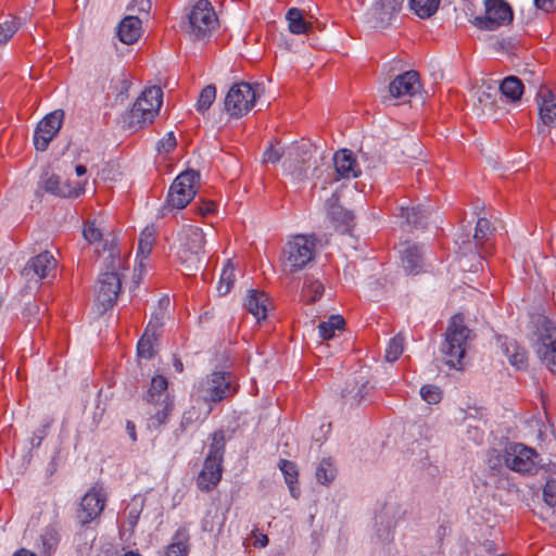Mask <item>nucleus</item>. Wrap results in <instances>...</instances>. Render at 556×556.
<instances>
[{"mask_svg": "<svg viewBox=\"0 0 556 556\" xmlns=\"http://www.w3.org/2000/svg\"><path fill=\"white\" fill-rule=\"evenodd\" d=\"M53 420L47 417L42 425L34 431L33 437L30 438V445L33 447H39L42 440L47 437L50 427L52 426Z\"/></svg>", "mask_w": 556, "mask_h": 556, "instance_id": "8fccbe9b", "label": "nucleus"}, {"mask_svg": "<svg viewBox=\"0 0 556 556\" xmlns=\"http://www.w3.org/2000/svg\"><path fill=\"white\" fill-rule=\"evenodd\" d=\"M412 10L421 18L433 15L440 4V0H410Z\"/></svg>", "mask_w": 556, "mask_h": 556, "instance_id": "e433bc0d", "label": "nucleus"}, {"mask_svg": "<svg viewBox=\"0 0 556 556\" xmlns=\"http://www.w3.org/2000/svg\"><path fill=\"white\" fill-rule=\"evenodd\" d=\"M225 432L224 430H217L212 434V443L205 460L218 463L223 465L224 453H225Z\"/></svg>", "mask_w": 556, "mask_h": 556, "instance_id": "f704fd0d", "label": "nucleus"}, {"mask_svg": "<svg viewBox=\"0 0 556 556\" xmlns=\"http://www.w3.org/2000/svg\"><path fill=\"white\" fill-rule=\"evenodd\" d=\"M195 390L205 403H218L236 393V388L231 386V374L225 371L206 376L199 381Z\"/></svg>", "mask_w": 556, "mask_h": 556, "instance_id": "1a4fd4ad", "label": "nucleus"}, {"mask_svg": "<svg viewBox=\"0 0 556 556\" xmlns=\"http://www.w3.org/2000/svg\"><path fill=\"white\" fill-rule=\"evenodd\" d=\"M61 535L55 526H47L39 535L37 548L43 556H51L55 553Z\"/></svg>", "mask_w": 556, "mask_h": 556, "instance_id": "cd10ccee", "label": "nucleus"}, {"mask_svg": "<svg viewBox=\"0 0 556 556\" xmlns=\"http://www.w3.org/2000/svg\"><path fill=\"white\" fill-rule=\"evenodd\" d=\"M20 18L12 16L0 23V46L5 45L20 28Z\"/></svg>", "mask_w": 556, "mask_h": 556, "instance_id": "37998d69", "label": "nucleus"}, {"mask_svg": "<svg viewBox=\"0 0 556 556\" xmlns=\"http://www.w3.org/2000/svg\"><path fill=\"white\" fill-rule=\"evenodd\" d=\"M141 20L135 15L125 16L117 27V36L123 43L132 45L141 36Z\"/></svg>", "mask_w": 556, "mask_h": 556, "instance_id": "a878e982", "label": "nucleus"}, {"mask_svg": "<svg viewBox=\"0 0 556 556\" xmlns=\"http://www.w3.org/2000/svg\"><path fill=\"white\" fill-rule=\"evenodd\" d=\"M118 83L121 84L119 93L121 94L126 93L130 87V81L127 79V77L124 74H122L121 77L118 78Z\"/></svg>", "mask_w": 556, "mask_h": 556, "instance_id": "e2e57ef3", "label": "nucleus"}, {"mask_svg": "<svg viewBox=\"0 0 556 556\" xmlns=\"http://www.w3.org/2000/svg\"><path fill=\"white\" fill-rule=\"evenodd\" d=\"M223 465L204 460V465L197 478V486L204 492L213 490L222 479Z\"/></svg>", "mask_w": 556, "mask_h": 556, "instance_id": "b1692460", "label": "nucleus"}, {"mask_svg": "<svg viewBox=\"0 0 556 556\" xmlns=\"http://www.w3.org/2000/svg\"><path fill=\"white\" fill-rule=\"evenodd\" d=\"M404 0H375L368 11L369 21L374 27L383 28L388 26L400 10Z\"/></svg>", "mask_w": 556, "mask_h": 556, "instance_id": "a211bd4d", "label": "nucleus"}, {"mask_svg": "<svg viewBox=\"0 0 556 556\" xmlns=\"http://www.w3.org/2000/svg\"><path fill=\"white\" fill-rule=\"evenodd\" d=\"M397 211L396 216L403 218L408 226L414 228L425 227L430 214L428 210L421 206H400Z\"/></svg>", "mask_w": 556, "mask_h": 556, "instance_id": "c85d7f7f", "label": "nucleus"}, {"mask_svg": "<svg viewBox=\"0 0 556 556\" xmlns=\"http://www.w3.org/2000/svg\"><path fill=\"white\" fill-rule=\"evenodd\" d=\"M215 211V203L213 201H202L197 207V213L201 216H207Z\"/></svg>", "mask_w": 556, "mask_h": 556, "instance_id": "bf43d9fd", "label": "nucleus"}, {"mask_svg": "<svg viewBox=\"0 0 556 556\" xmlns=\"http://www.w3.org/2000/svg\"><path fill=\"white\" fill-rule=\"evenodd\" d=\"M402 266L407 274H419L424 268V247L417 243L407 245L402 252Z\"/></svg>", "mask_w": 556, "mask_h": 556, "instance_id": "393cba45", "label": "nucleus"}, {"mask_svg": "<svg viewBox=\"0 0 556 556\" xmlns=\"http://www.w3.org/2000/svg\"><path fill=\"white\" fill-rule=\"evenodd\" d=\"M235 282V268L230 264V262L227 263V265L223 268V271L220 274L219 283L217 287V290L219 294L225 295L227 294Z\"/></svg>", "mask_w": 556, "mask_h": 556, "instance_id": "79ce46f5", "label": "nucleus"}, {"mask_svg": "<svg viewBox=\"0 0 556 556\" xmlns=\"http://www.w3.org/2000/svg\"><path fill=\"white\" fill-rule=\"evenodd\" d=\"M539 454L521 443H513L505 448V465L520 475H535L539 470Z\"/></svg>", "mask_w": 556, "mask_h": 556, "instance_id": "9d476101", "label": "nucleus"}, {"mask_svg": "<svg viewBox=\"0 0 556 556\" xmlns=\"http://www.w3.org/2000/svg\"><path fill=\"white\" fill-rule=\"evenodd\" d=\"M194 415H195L194 410L185 412L181 417L180 427L186 429L188 426H190L193 422Z\"/></svg>", "mask_w": 556, "mask_h": 556, "instance_id": "680f3d73", "label": "nucleus"}, {"mask_svg": "<svg viewBox=\"0 0 556 556\" xmlns=\"http://www.w3.org/2000/svg\"><path fill=\"white\" fill-rule=\"evenodd\" d=\"M256 92L249 83H238L227 92L224 106L231 117H242L254 106Z\"/></svg>", "mask_w": 556, "mask_h": 556, "instance_id": "f8f14e48", "label": "nucleus"}, {"mask_svg": "<svg viewBox=\"0 0 556 556\" xmlns=\"http://www.w3.org/2000/svg\"><path fill=\"white\" fill-rule=\"evenodd\" d=\"M367 394V383L363 382L361 386L357 387V390L354 392V389L352 390H343L342 397L345 400V403H349L350 405L358 404L366 396Z\"/></svg>", "mask_w": 556, "mask_h": 556, "instance_id": "09e8293b", "label": "nucleus"}, {"mask_svg": "<svg viewBox=\"0 0 556 556\" xmlns=\"http://www.w3.org/2000/svg\"><path fill=\"white\" fill-rule=\"evenodd\" d=\"M268 544V538L265 534H262L260 539L256 540L255 545L261 547H265Z\"/></svg>", "mask_w": 556, "mask_h": 556, "instance_id": "69168bd1", "label": "nucleus"}, {"mask_svg": "<svg viewBox=\"0 0 556 556\" xmlns=\"http://www.w3.org/2000/svg\"><path fill=\"white\" fill-rule=\"evenodd\" d=\"M283 155H286L285 165L292 170V174H295L300 179L306 176L304 165L312 157L311 148L307 143L289 147L286 153L279 148L270 146L264 152V162L274 164L279 162Z\"/></svg>", "mask_w": 556, "mask_h": 556, "instance_id": "6e6552de", "label": "nucleus"}, {"mask_svg": "<svg viewBox=\"0 0 556 556\" xmlns=\"http://www.w3.org/2000/svg\"><path fill=\"white\" fill-rule=\"evenodd\" d=\"M178 258L189 270H197L203 261L205 238L200 227L185 225L179 233Z\"/></svg>", "mask_w": 556, "mask_h": 556, "instance_id": "423d86ee", "label": "nucleus"}, {"mask_svg": "<svg viewBox=\"0 0 556 556\" xmlns=\"http://www.w3.org/2000/svg\"><path fill=\"white\" fill-rule=\"evenodd\" d=\"M154 241V230L149 227L144 228L139 237L138 254H141L143 257L148 256L152 250Z\"/></svg>", "mask_w": 556, "mask_h": 556, "instance_id": "49530a36", "label": "nucleus"}, {"mask_svg": "<svg viewBox=\"0 0 556 556\" xmlns=\"http://www.w3.org/2000/svg\"><path fill=\"white\" fill-rule=\"evenodd\" d=\"M336 477V468L330 459L324 458L316 469V479L321 484H328Z\"/></svg>", "mask_w": 556, "mask_h": 556, "instance_id": "ea45409f", "label": "nucleus"}, {"mask_svg": "<svg viewBox=\"0 0 556 556\" xmlns=\"http://www.w3.org/2000/svg\"><path fill=\"white\" fill-rule=\"evenodd\" d=\"M199 173L188 169L179 174L169 187L166 203L162 211L182 210L195 197V185L199 180Z\"/></svg>", "mask_w": 556, "mask_h": 556, "instance_id": "0eeeda50", "label": "nucleus"}, {"mask_svg": "<svg viewBox=\"0 0 556 556\" xmlns=\"http://www.w3.org/2000/svg\"><path fill=\"white\" fill-rule=\"evenodd\" d=\"M163 103V91L161 87L151 86L146 88L137 98L123 121L129 129H139L151 124L160 112Z\"/></svg>", "mask_w": 556, "mask_h": 556, "instance_id": "f257e3e1", "label": "nucleus"}, {"mask_svg": "<svg viewBox=\"0 0 556 556\" xmlns=\"http://www.w3.org/2000/svg\"><path fill=\"white\" fill-rule=\"evenodd\" d=\"M324 291L325 288L320 281L307 278L303 285L302 295L307 303H314L321 298Z\"/></svg>", "mask_w": 556, "mask_h": 556, "instance_id": "4c0bfd02", "label": "nucleus"}, {"mask_svg": "<svg viewBox=\"0 0 556 556\" xmlns=\"http://www.w3.org/2000/svg\"><path fill=\"white\" fill-rule=\"evenodd\" d=\"M471 330L464 324V317L454 315L446 328L445 339L441 346L445 363L455 369L462 368Z\"/></svg>", "mask_w": 556, "mask_h": 556, "instance_id": "f03ea898", "label": "nucleus"}, {"mask_svg": "<svg viewBox=\"0 0 556 556\" xmlns=\"http://www.w3.org/2000/svg\"><path fill=\"white\" fill-rule=\"evenodd\" d=\"M163 324V313L160 312L157 314L152 315L150 321L146 327L144 333L157 338L161 334Z\"/></svg>", "mask_w": 556, "mask_h": 556, "instance_id": "864d4df0", "label": "nucleus"}, {"mask_svg": "<svg viewBox=\"0 0 556 556\" xmlns=\"http://www.w3.org/2000/svg\"><path fill=\"white\" fill-rule=\"evenodd\" d=\"M279 469L285 476L286 483L289 486L292 497L298 498L300 496V489L295 486L299 476L296 465L293 462L280 459Z\"/></svg>", "mask_w": 556, "mask_h": 556, "instance_id": "72a5a7b5", "label": "nucleus"}, {"mask_svg": "<svg viewBox=\"0 0 556 556\" xmlns=\"http://www.w3.org/2000/svg\"><path fill=\"white\" fill-rule=\"evenodd\" d=\"M484 7V15L476 16L472 21L477 28L492 31L511 23L513 10L504 0H485Z\"/></svg>", "mask_w": 556, "mask_h": 556, "instance_id": "9b49d317", "label": "nucleus"}, {"mask_svg": "<svg viewBox=\"0 0 556 556\" xmlns=\"http://www.w3.org/2000/svg\"><path fill=\"white\" fill-rule=\"evenodd\" d=\"M13 556H36V554L28 549L21 548L20 551L15 552Z\"/></svg>", "mask_w": 556, "mask_h": 556, "instance_id": "338daca9", "label": "nucleus"}, {"mask_svg": "<svg viewBox=\"0 0 556 556\" xmlns=\"http://www.w3.org/2000/svg\"><path fill=\"white\" fill-rule=\"evenodd\" d=\"M420 395L424 401L429 404H437L442 399V392L440 388L431 384H426L420 389Z\"/></svg>", "mask_w": 556, "mask_h": 556, "instance_id": "3c124183", "label": "nucleus"}, {"mask_svg": "<svg viewBox=\"0 0 556 556\" xmlns=\"http://www.w3.org/2000/svg\"><path fill=\"white\" fill-rule=\"evenodd\" d=\"M289 22V29L292 34L302 35L312 30V23L307 22L303 16V11L296 8H291L286 15Z\"/></svg>", "mask_w": 556, "mask_h": 556, "instance_id": "7c9ffc66", "label": "nucleus"}, {"mask_svg": "<svg viewBox=\"0 0 556 556\" xmlns=\"http://www.w3.org/2000/svg\"><path fill=\"white\" fill-rule=\"evenodd\" d=\"M543 500L546 505L552 508H556V479H549L546 481L543 489Z\"/></svg>", "mask_w": 556, "mask_h": 556, "instance_id": "603ef678", "label": "nucleus"}, {"mask_svg": "<svg viewBox=\"0 0 556 556\" xmlns=\"http://www.w3.org/2000/svg\"><path fill=\"white\" fill-rule=\"evenodd\" d=\"M327 216L333 223L337 229L342 232L349 231L353 227L354 215L338 204V198L334 194L327 200Z\"/></svg>", "mask_w": 556, "mask_h": 556, "instance_id": "4be33fe9", "label": "nucleus"}, {"mask_svg": "<svg viewBox=\"0 0 556 556\" xmlns=\"http://www.w3.org/2000/svg\"><path fill=\"white\" fill-rule=\"evenodd\" d=\"M172 410V404L166 403L164 407L161 410H157L152 417H151V424L153 427H160L163 425Z\"/></svg>", "mask_w": 556, "mask_h": 556, "instance_id": "6e6d98bb", "label": "nucleus"}, {"mask_svg": "<svg viewBox=\"0 0 556 556\" xmlns=\"http://www.w3.org/2000/svg\"><path fill=\"white\" fill-rule=\"evenodd\" d=\"M345 321L340 315H331L328 320L318 325V333L323 340H330L334 337L336 330H342Z\"/></svg>", "mask_w": 556, "mask_h": 556, "instance_id": "c9c22d12", "label": "nucleus"}, {"mask_svg": "<svg viewBox=\"0 0 556 556\" xmlns=\"http://www.w3.org/2000/svg\"><path fill=\"white\" fill-rule=\"evenodd\" d=\"M533 348L541 362L556 374V326L545 316L534 319Z\"/></svg>", "mask_w": 556, "mask_h": 556, "instance_id": "39448f33", "label": "nucleus"}, {"mask_svg": "<svg viewBox=\"0 0 556 556\" xmlns=\"http://www.w3.org/2000/svg\"><path fill=\"white\" fill-rule=\"evenodd\" d=\"M491 235L492 228L490 220L484 217L479 218L473 235V242L479 260H482L484 255L490 252L488 241Z\"/></svg>", "mask_w": 556, "mask_h": 556, "instance_id": "bb28decb", "label": "nucleus"}, {"mask_svg": "<svg viewBox=\"0 0 556 556\" xmlns=\"http://www.w3.org/2000/svg\"><path fill=\"white\" fill-rule=\"evenodd\" d=\"M332 160L337 174L336 180L352 179L361 176V167L351 150L341 149L337 151Z\"/></svg>", "mask_w": 556, "mask_h": 556, "instance_id": "aec40b11", "label": "nucleus"}, {"mask_svg": "<svg viewBox=\"0 0 556 556\" xmlns=\"http://www.w3.org/2000/svg\"><path fill=\"white\" fill-rule=\"evenodd\" d=\"M106 503V495L102 488L92 486L83 497L76 510V520L81 527L97 520L103 511Z\"/></svg>", "mask_w": 556, "mask_h": 556, "instance_id": "ddd939ff", "label": "nucleus"}, {"mask_svg": "<svg viewBox=\"0 0 556 556\" xmlns=\"http://www.w3.org/2000/svg\"><path fill=\"white\" fill-rule=\"evenodd\" d=\"M151 5V0H131L127 9L132 12L149 13Z\"/></svg>", "mask_w": 556, "mask_h": 556, "instance_id": "13d9d810", "label": "nucleus"}, {"mask_svg": "<svg viewBox=\"0 0 556 556\" xmlns=\"http://www.w3.org/2000/svg\"><path fill=\"white\" fill-rule=\"evenodd\" d=\"M190 535L186 528H179L167 546L166 556H188Z\"/></svg>", "mask_w": 556, "mask_h": 556, "instance_id": "c756f323", "label": "nucleus"}, {"mask_svg": "<svg viewBox=\"0 0 556 556\" xmlns=\"http://www.w3.org/2000/svg\"><path fill=\"white\" fill-rule=\"evenodd\" d=\"M168 386L167 379L164 376L157 375L152 378L151 380V387L147 394V401L148 402H154L155 395H161L163 392L166 391Z\"/></svg>", "mask_w": 556, "mask_h": 556, "instance_id": "de8ad7c7", "label": "nucleus"}, {"mask_svg": "<svg viewBox=\"0 0 556 556\" xmlns=\"http://www.w3.org/2000/svg\"><path fill=\"white\" fill-rule=\"evenodd\" d=\"M121 290L122 282L117 273L108 271L101 274L96 294V303L101 313L115 305Z\"/></svg>", "mask_w": 556, "mask_h": 556, "instance_id": "4468645a", "label": "nucleus"}, {"mask_svg": "<svg viewBox=\"0 0 556 556\" xmlns=\"http://www.w3.org/2000/svg\"><path fill=\"white\" fill-rule=\"evenodd\" d=\"M500 91L509 101L515 102L519 100L523 93V84L518 77L508 76L502 80Z\"/></svg>", "mask_w": 556, "mask_h": 556, "instance_id": "473e14b6", "label": "nucleus"}, {"mask_svg": "<svg viewBox=\"0 0 556 556\" xmlns=\"http://www.w3.org/2000/svg\"><path fill=\"white\" fill-rule=\"evenodd\" d=\"M142 508L143 500H138L137 497L132 498L131 503L126 507L125 516L130 529H134L137 526Z\"/></svg>", "mask_w": 556, "mask_h": 556, "instance_id": "a18cd8bd", "label": "nucleus"}, {"mask_svg": "<svg viewBox=\"0 0 556 556\" xmlns=\"http://www.w3.org/2000/svg\"><path fill=\"white\" fill-rule=\"evenodd\" d=\"M45 191L62 198H77L84 193V186L79 182H62L54 174L45 173L39 181Z\"/></svg>", "mask_w": 556, "mask_h": 556, "instance_id": "dca6fc26", "label": "nucleus"}, {"mask_svg": "<svg viewBox=\"0 0 556 556\" xmlns=\"http://www.w3.org/2000/svg\"><path fill=\"white\" fill-rule=\"evenodd\" d=\"M176 138L173 135V132L167 134L165 138L159 141L157 143V150L160 152L168 153L176 147Z\"/></svg>", "mask_w": 556, "mask_h": 556, "instance_id": "4d7b16f0", "label": "nucleus"}, {"mask_svg": "<svg viewBox=\"0 0 556 556\" xmlns=\"http://www.w3.org/2000/svg\"><path fill=\"white\" fill-rule=\"evenodd\" d=\"M55 269L56 261L54 256L49 251H45L26 263L23 274L29 279L37 278L41 280L53 276Z\"/></svg>", "mask_w": 556, "mask_h": 556, "instance_id": "f3484780", "label": "nucleus"}, {"mask_svg": "<svg viewBox=\"0 0 556 556\" xmlns=\"http://www.w3.org/2000/svg\"><path fill=\"white\" fill-rule=\"evenodd\" d=\"M404 351V337L400 333L393 337L386 350V359L390 363L395 362L402 355Z\"/></svg>", "mask_w": 556, "mask_h": 556, "instance_id": "c03bdc74", "label": "nucleus"}, {"mask_svg": "<svg viewBox=\"0 0 556 556\" xmlns=\"http://www.w3.org/2000/svg\"><path fill=\"white\" fill-rule=\"evenodd\" d=\"M75 172H76V175L80 177V176L86 175L87 168L85 165L78 164L75 167Z\"/></svg>", "mask_w": 556, "mask_h": 556, "instance_id": "774afa93", "label": "nucleus"}, {"mask_svg": "<svg viewBox=\"0 0 556 556\" xmlns=\"http://www.w3.org/2000/svg\"><path fill=\"white\" fill-rule=\"evenodd\" d=\"M502 346L505 355L508 357L509 363L513 366L520 369L527 365V351L515 340L506 341Z\"/></svg>", "mask_w": 556, "mask_h": 556, "instance_id": "2f4dec72", "label": "nucleus"}, {"mask_svg": "<svg viewBox=\"0 0 556 556\" xmlns=\"http://www.w3.org/2000/svg\"><path fill=\"white\" fill-rule=\"evenodd\" d=\"M536 8L545 11L552 12L556 10V0H534Z\"/></svg>", "mask_w": 556, "mask_h": 556, "instance_id": "052dcab7", "label": "nucleus"}, {"mask_svg": "<svg viewBox=\"0 0 556 556\" xmlns=\"http://www.w3.org/2000/svg\"><path fill=\"white\" fill-rule=\"evenodd\" d=\"M420 87L419 74L412 70L397 75L390 83L389 91L393 98H404L416 94Z\"/></svg>", "mask_w": 556, "mask_h": 556, "instance_id": "6ab92c4d", "label": "nucleus"}, {"mask_svg": "<svg viewBox=\"0 0 556 556\" xmlns=\"http://www.w3.org/2000/svg\"><path fill=\"white\" fill-rule=\"evenodd\" d=\"M270 306V301L265 292L251 289L244 302V307L251 313L257 323L266 319Z\"/></svg>", "mask_w": 556, "mask_h": 556, "instance_id": "5701e85b", "label": "nucleus"}, {"mask_svg": "<svg viewBox=\"0 0 556 556\" xmlns=\"http://www.w3.org/2000/svg\"><path fill=\"white\" fill-rule=\"evenodd\" d=\"M536 99L541 122L545 126H556V93L546 87H541Z\"/></svg>", "mask_w": 556, "mask_h": 556, "instance_id": "412c9836", "label": "nucleus"}, {"mask_svg": "<svg viewBox=\"0 0 556 556\" xmlns=\"http://www.w3.org/2000/svg\"><path fill=\"white\" fill-rule=\"evenodd\" d=\"M216 99V87L214 85H207L200 92L197 110L200 113H205Z\"/></svg>", "mask_w": 556, "mask_h": 556, "instance_id": "a19ab883", "label": "nucleus"}, {"mask_svg": "<svg viewBox=\"0 0 556 556\" xmlns=\"http://www.w3.org/2000/svg\"><path fill=\"white\" fill-rule=\"evenodd\" d=\"M157 338L143 332L137 344V355L139 358L151 359L154 357L156 350L154 344Z\"/></svg>", "mask_w": 556, "mask_h": 556, "instance_id": "58836bf2", "label": "nucleus"}, {"mask_svg": "<svg viewBox=\"0 0 556 556\" xmlns=\"http://www.w3.org/2000/svg\"><path fill=\"white\" fill-rule=\"evenodd\" d=\"M126 431L131 439V441H137L136 426L132 421L127 420L126 422Z\"/></svg>", "mask_w": 556, "mask_h": 556, "instance_id": "0e129e2a", "label": "nucleus"}, {"mask_svg": "<svg viewBox=\"0 0 556 556\" xmlns=\"http://www.w3.org/2000/svg\"><path fill=\"white\" fill-rule=\"evenodd\" d=\"M218 25V18L208 0H198L187 14L182 24L184 30L194 40H204L213 34Z\"/></svg>", "mask_w": 556, "mask_h": 556, "instance_id": "20e7f679", "label": "nucleus"}, {"mask_svg": "<svg viewBox=\"0 0 556 556\" xmlns=\"http://www.w3.org/2000/svg\"><path fill=\"white\" fill-rule=\"evenodd\" d=\"M83 235L89 243H94L102 237L100 229L96 227L94 223H87L84 227Z\"/></svg>", "mask_w": 556, "mask_h": 556, "instance_id": "5fc2aeb1", "label": "nucleus"}, {"mask_svg": "<svg viewBox=\"0 0 556 556\" xmlns=\"http://www.w3.org/2000/svg\"><path fill=\"white\" fill-rule=\"evenodd\" d=\"M316 254V239L313 236L296 235L289 239L281 255L283 270L290 274L304 269Z\"/></svg>", "mask_w": 556, "mask_h": 556, "instance_id": "7ed1b4c3", "label": "nucleus"}, {"mask_svg": "<svg viewBox=\"0 0 556 556\" xmlns=\"http://www.w3.org/2000/svg\"><path fill=\"white\" fill-rule=\"evenodd\" d=\"M64 113L61 110L47 114L37 125L34 132V146L38 151H46L49 143L59 134L63 124Z\"/></svg>", "mask_w": 556, "mask_h": 556, "instance_id": "2eb2a0df", "label": "nucleus"}]
</instances>
